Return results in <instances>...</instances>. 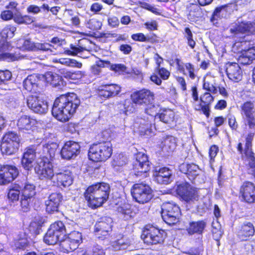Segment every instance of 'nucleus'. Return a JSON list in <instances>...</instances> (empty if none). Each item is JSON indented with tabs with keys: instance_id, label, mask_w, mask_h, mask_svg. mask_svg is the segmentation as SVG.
I'll return each instance as SVG.
<instances>
[{
	"instance_id": "1",
	"label": "nucleus",
	"mask_w": 255,
	"mask_h": 255,
	"mask_svg": "<svg viewBox=\"0 0 255 255\" xmlns=\"http://www.w3.org/2000/svg\"><path fill=\"white\" fill-rule=\"evenodd\" d=\"M81 102L74 93L60 95L54 100L51 113L58 121L66 122L76 113Z\"/></svg>"
},
{
	"instance_id": "2",
	"label": "nucleus",
	"mask_w": 255,
	"mask_h": 255,
	"mask_svg": "<svg viewBox=\"0 0 255 255\" xmlns=\"http://www.w3.org/2000/svg\"><path fill=\"white\" fill-rule=\"evenodd\" d=\"M129 98L118 103L120 114L128 115L136 112L137 106H145L154 103L155 94L149 89L142 88L132 92Z\"/></svg>"
},
{
	"instance_id": "3",
	"label": "nucleus",
	"mask_w": 255,
	"mask_h": 255,
	"mask_svg": "<svg viewBox=\"0 0 255 255\" xmlns=\"http://www.w3.org/2000/svg\"><path fill=\"white\" fill-rule=\"evenodd\" d=\"M110 192L109 185L105 182H97L89 186L84 192L87 205L95 209L101 207L108 200Z\"/></svg>"
},
{
	"instance_id": "4",
	"label": "nucleus",
	"mask_w": 255,
	"mask_h": 255,
	"mask_svg": "<svg viewBox=\"0 0 255 255\" xmlns=\"http://www.w3.org/2000/svg\"><path fill=\"white\" fill-rule=\"evenodd\" d=\"M103 132L98 135V140L93 143L89 147L88 157L94 162H105L113 154L112 144Z\"/></svg>"
},
{
	"instance_id": "5",
	"label": "nucleus",
	"mask_w": 255,
	"mask_h": 255,
	"mask_svg": "<svg viewBox=\"0 0 255 255\" xmlns=\"http://www.w3.org/2000/svg\"><path fill=\"white\" fill-rule=\"evenodd\" d=\"M255 133L249 132L245 136V143L242 139H239L236 149L238 152L248 160L246 165L247 173L255 180V153L253 149V141Z\"/></svg>"
},
{
	"instance_id": "6",
	"label": "nucleus",
	"mask_w": 255,
	"mask_h": 255,
	"mask_svg": "<svg viewBox=\"0 0 255 255\" xmlns=\"http://www.w3.org/2000/svg\"><path fill=\"white\" fill-rule=\"evenodd\" d=\"M167 236L166 230L147 224L143 228L141 237L147 245H160L163 244Z\"/></svg>"
},
{
	"instance_id": "7",
	"label": "nucleus",
	"mask_w": 255,
	"mask_h": 255,
	"mask_svg": "<svg viewBox=\"0 0 255 255\" xmlns=\"http://www.w3.org/2000/svg\"><path fill=\"white\" fill-rule=\"evenodd\" d=\"M133 199L139 204L147 203L153 197V191L150 186L143 182L133 184L130 189Z\"/></svg>"
},
{
	"instance_id": "8",
	"label": "nucleus",
	"mask_w": 255,
	"mask_h": 255,
	"mask_svg": "<svg viewBox=\"0 0 255 255\" xmlns=\"http://www.w3.org/2000/svg\"><path fill=\"white\" fill-rule=\"evenodd\" d=\"M181 215L180 207L174 202H166L161 206L162 218L169 225H174L178 223Z\"/></svg>"
},
{
	"instance_id": "9",
	"label": "nucleus",
	"mask_w": 255,
	"mask_h": 255,
	"mask_svg": "<svg viewBox=\"0 0 255 255\" xmlns=\"http://www.w3.org/2000/svg\"><path fill=\"white\" fill-rule=\"evenodd\" d=\"M243 125L251 130L255 129V106L254 102L247 101L240 106Z\"/></svg>"
},
{
	"instance_id": "10",
	"label": "nucleus",
	"mask_w": 255,
	"mask_h": 255,
	"mask_svg": "<svg viewBox=\"0 0 255 255\" xmlns=\"http://www.w3.org/2000/svg\"><path fill=\"white\" fill-rule=\"evenodd\" d=\"M176 193L181 200L186 203L197 201L200 197L198 189L187 182L179 184L177 186Z\"/></svg>"
},
{
	"instance_id": "11",
	"label": "nucleus",
	"mask_w": 255,
	"mask_h": 255,
	"mask_svg": "<svg viewBox=\"0 0 255 255\" xmlns=\"http://www.w3.org/2000/svg\"><path fill=\"white\" fill-rule=\"evenodd\" d=\"M35 171L41 180H51L54 177V166L51 159L40 157V160L35 167Z\"/></svg>"
},
{
	"instance_id": "12",
	"label": "nucleus",
	"mask_w": 255,
	"mask_h": 255,
	"mask_svg": "<svg viewBox=\"0 0 255 255\" xmlns=\"http://www.w3.org/2000/svg\"><path fill=\"white\" fill-rule=\"evenodd\" d=\"M238 198L245 204H255V184L250 181L243 182L239 187Z\"/></svg>"
},
{
	"instance_id": "13",
	"label": "nucleus",
	"mask_w": 255,
	"mask_h": 255,
	"mask_svg": "<svg viewBox=\"0 0 255 255\" xmlns=\"http://www.w3.org/2000/svg\"><path fill=\"white\" fill-rule=\"evenodd\" d=\"M150 162L147 156L142 152H138L134 155L132 163V170L136 175H141L150 170Z\"/></svg>"
},
{
	"instance_id": "14",
	"label": "nucleus",
	"mask_w": 255,
	"mask_h": 255,
	"mask_svg": "<svg viewBox=\"0 0 255 255\" xmlns=\"http://www.w3.org/2000/svg\"><path fill=\"white\" fill-rule=\"evenodd\" d=\"M214 100V97L209 92H205L200 96L199 102L193 104V108L208 118L210 116L211 105Z\"/></svg>"
},
{
	"instance_id": "15",
	"label": "nucleus",
	"mask_w": 255,
	"mask_h": 255,
	"mask_svg": "<svg viewBox=\"0 0 255 255\" xmlns=\"http://www.w3.org/2000/svg\"><path fill=\"white\" fill-rule=\"evenodd\" d=\"M17 168L13 165H0V185H5L13 181L18 175Z\"/></svg>"
},
{
	"instance_id": "16",
	"label": "nucleus",
	"mask_w": 255,
	"mask_h": 255,
	"mask_svg": "<svg viewBox=\"0 0 255 255\" xmlns=\"http://www.w3.org/2000/svg\"><path fill=\"white\" fill-rule=\"evenodd\" d=\"M121 87L116 84H102L97 89V93L102 99L106 100L120 94Z\"/></svg>"
},
{
	"instance_id": "17",
	"label": "nucleus",
	"mask_w": 255,
	"mask_h": 255,
	"mask_svg": "<svg viewBox=\"0 0 255 255\" xmlns=\"http://www.w3.org/2000/svg\"><path fill=\"white\" fill-rule=\"evenodd\" d=\"M80 149L81 146L78 142L67 141L61 149V156L63 159L70 160L76 157L80 153Z\"/></svg>"
},
{
	"instance_id": "18",
	"label": "nucleus",
	"mask_w": 255,
	"mask_h": 255,
	"mask_svg": "<svg viewBox=\"0 0 255 255\" xmlns=\"http://www.w3.org/2000/svg\"><path fill=\"white\" fill-rule=\"evenodd\" d=\"M255 234V227L251 222L246 221L241 224L236 232L237 239L240 242L250 241Z\"/></svg>"
},
{
	"instance_id": "19",
	"label": "nucleus",
	"mask_w": 255,
	"mask_h": 255,
	"mask_svg": "<svg viewBox=\"0 0 255 255\" xmlns=\"http://www.w3.org/2000/svg\"><path fill=\"white\" fill-rule=\"evenodd\" d=\"M28 106L35 113L45 114L48 110V103L37 94L29 96L27 99Z\"/></svg>"
},
{
	"instance_id": "20",
	"label": "nucleus",
	"mask_w": 255,
	"mask_h": 255,
	"mask_svg": "<svg viewBox=\"0 0 255 255\" xmlns=\"http://www.w3.org/2000/svg\"><path fill=\"white\" fill-rule=\"evenodd\" d=\"M233 34H245L246 35L255 34V23L251 21H242L236 23L230 29Z\"/></svg>"
},
{
	"instance_id": "21",
	"label": "nucleus",
	"mask_w": 255,
	"mask_h": 255,
	"mask_svg": "<svg viewBox=\"0 0 255 255\" xmlns=\"http://www.w3.org/2000/svg\"><path fill=\"white\" fill-rule=\"evenodd\" d=\"M36 157V149L33 145L25 148L21 159V163L23 168L27 171L31 170L33 166V162Z\"/></svg>"
},
{
	"instance_id": "22",
	"label": "nucleus",
	"mask_w": 255,
	"mask_h": 255,
	"mask_svg": "<svg viewBox=\"0 0 255 255\" xmlns=\"http://www.w3.org/2000/svg\"><path fill=\"white\" fill-rule=\"evenodd\" d=\"M225 71L229 79L234 82H239L242 79V70L236 62H227L225 64Z\"/></svg>"
},
{
	"instance_id": "23",
	"label": "nucleus",
	"mask_w": 255,
	"mask_h": 255,
	"mask_svg": "<svg viewBox=\"0 0 255 255\" xmlns=\"http://www.w3.org/2000/svg\"><path fill=\"white\" fill-rule=\"evenodd\" d=\"M73 181L72 173L68 170L56 173L52 179L53 185L57 187H69Z\"/></svg>"
},
{
	"instance_id": "24",
	"label": "nucleus",
	"mask_w": 255,
	"mask_h": 255,
	"mask_svg": "<svg viewBox=\"0 0 255 255\" xmlns=\"http://www.w3.org/2000/svg\"><path fill=\"white\" fill-rule=\"evenodd\" d=\"M63 200V196L59 192L52 193L45 202L46 211L48 213L53 214L58 211L60 204Z\"/></svg>"
},
{
	"instance_id": "25",
	"label": "nucleus",
	"mask_w": 255,
	"mask_h": 255,
	"mask_svg": "<svg viewBox=\"0 0 255 255\" xmlns=\"http://www.w3.org/2000/svg\"><path fill=\"white\" fill-rule=\"evenodd\" d=\"M177 71L184 75L188 74L189 78L194 80L196 77L194 66L190 62L184 63L182 60L177 58L174 59Z\"/></svg>"
},
{
	"instance_id": "26",
	"label": "nucleus",
	"mask_w": 255,
	"mask_h": 255,
	"mask_svg": "<svg viewBox=\"0 0 255 255\" xmlns=\"http://www.w3.org/2000/svg\"><path fill=\"white\" fill-rule=\"evenodd\" d=\"M207 226L205 220L191 221L186 229L187 234L189 236L194 235H202Z\"/></svg>"
},
{
	"instance_id": "27",
	"label": "nucleus",
	"mask_w": 255,
	"mask_h": 255,
	"mask_svg": "<svg viewBox=\"0 0 255 255\" xmlns=\"http://www.w3.org/2000/svg\"><path fill=\"white\" fill-rule=\"evenodd\" d=\"M172 172L167 167H162L156 171L154 174L155 180L159 184L167 185L171 182Z\"/></svg>"
},
{
	"instance_id": "28",
	"label": "nucleus",
	"mask_w": 255,
	"mask_h": 255,
	"mask_svg": "<svg viewBox=\"0 0 255 255\" xmlns=\"http://www.w3.org/2000/svg\"><path fill=\"white\" fill-rule=\"evenodd\" d=\"M12 46L9 42L3 41L0 43V60L14 61L17 60L16 55L8 52L11 50Z\"/></svg>"
},
{
	"instance_id": "29",
	"label": "nucleus",
	"mask_w": 255,
	"mask_h": 255,
	"mask_svg": "<svg viewBox=\"0 0 255 255\" xmlns=\"http://www.w3.org/2000/svg\"><path fill=\"white\" fill-rule=\"evenodd\" d=\"M37 76L40 84L43 83L45 86L50 84L53 86L59 84V76L51 71H47L44 74H37Z\"/></svg>"
},
{
	"instance_id": "30",
	"label": "nucleus",
	"mask_w": 255,
	"mask_h": 255,
	"mask_svg": "<svg viewBox=\"0 0 255 255\" xmlns=\"http://www.w3.org/2000/svg\"><path fill=\"white\" fill-rule=\"evenodd\" d=\"M36 121L26 115L21 116L17 122V127L19 130H30L35 126Z\"/></svg>"
},
{
	"instance_id": "31",
	"label": "nucleus",
	"mask_w": 255,
	"mask_h": 255,
	"mask_svg": "<svg viewBox=\"0 0 255 255\" xmlns=\"http://www.w3.org/2000/svg\"><path fill=\"white\" fill-rule=\"evenodd\" d=\"M112 225L111 219L109 218H102L100 221L97 222L95 225V232H100L103 236H106L112 231Z\"/></svg>"
},
{
	"instance_id": "32",
	"label": "nucleus",
	"mask_w": 255,
	"mask_h": 255,
	"mask_svg": "<svg viewBox=\"0 0 255 255\" xmlns=\"http://www.w3.org/2000/svg\"><path fill=\"white\" fill-rule=\"evenodd\" d=\"M255 59V47H250L247 49L243 50L239 57V62L243 65L252 63Z\"/></svg>"
},
{
	"instance_id": "33",
	"label": "nucleus",
	"mask_w": 255,
	"mask_h": 255,
	"mask_svg": "<svg viewBox=\"0 0 255 255\" xmlns=\"http://www.w3.org/2000/svg\"><path fill=\"white\" fill-rule=\"evenodd\" d=\"M40 84L36 74H31L28 75L23 82V86L25 90L29 92H35L36 88Z\"/></svg>"
},
{
	"instance_id": "34",
	"label": "nucleus",
	"mask_w": 255,
	"mask_h": 255,
	"mask_svg": "<svg viewBox=\"0 0 255 255\" xmlns=\"http://www.w3.org/2000/svg\"><path fill=\"white\" fill-rule=\"evenodd\" d=\"M25 48L28 50L52 52L53 46L48 43H30L26 40L24 43Z\"/></svg>"
},
{
	"instance_id": "35",
	"label": "nucleus",
	"mask_w": 255,
	"mask_h": 255,
	"mask_svg": "<svg viewBox=\"0 0 255 255\" xmlns=\"http://www.w3.org/2000/svg\"><path fill=\"white\" fill-rule=\"evenodd\" d=\"M49 229L60 240L65 237L66 230L64 223L61 221H57L52 224Z\"/></svg>"
},
{
	"instance_id": "36",
	"label": "nucleus",
	"mask_w": 255,
	"mask_h": 255,
	"mask_svg": "<svg viewBox=\"0 0 255 255\" xmlns=\"http://www.w3.org/2000/svg\"><path fill=\"white\" fill-rule=\"evenodd\" d=\"M57 146V144L55 142L47 143L45 144L42 148L43 155H41L40 157L49 158V159H51V161H53Z\"/></svg>"
},
{
	"instance_id": "37",
	"label": "nucleus",
	"mask_w": 255,
	"mask_h": 255,
	"mask_svg": "<svg viewBox=\"0 0 255 255\" xmlns=\"http://www.w3.org/2000/svg\"><path fill=\"white\" fill-rule=\"evenodd\" d=\"M117 212L124 220H129L132 219L135 215V213L132 211L131 206L129 204H125L118 206Z\"/></svg>"
},
{
	"instance_id": "38",
	"label": "nucleus",
	"mask_w": 255,
	"mask_h": 255,
	"mask_svg": "<svg viewBox=\"0 0 255 255\" xmlns=\"http://www.w3.org/2000/svg\"><path fill=\"white\" fill-rule=\"evenodd\" d=\"M157 119L165 124H171L175 120V113L170 109H164L157 114Z\"/></svg>"
},
{
	"instance_id": "39",
	"label": "nucleus",
	"mask_w": 255,
	"mask_h": 255,
	"mask_svg": "<svg viewBox=\"0 0 255 255\" xmlns=\"http://www.w3.org/2000/svg\"><path fill=\"white\" fill-rule=\"evenodd\" d=\"M78 247L74 244L65 237L59 242V249L62 253L68 254L74 251Z\"/></svg>"
},
{
	"instance_id": "40",
	"label": "nucleus",
	"mask_w": 255,
	"mask_h": 255,
	"mask_svg": "<svg viewBox=\"0 0 255 255\" xmlns=\"http://www.w3.org/2000/svg\"><path fill=\"white\" fill-rule=\"evenodd\" d=\"M19 144L1 141L0 150L3 154L12 155L18 149Z\"/></svg>"
},
{
	"instance_id": "41",
	"label": "nucleus",
	"mask_w": 255,
	"mask_h": 255,
	"mask_svg": "<svg viewBox=\"0 0 255 255\" xmlns=\"http://www.w3.org/2000/svg\"><path fill=\"white\" fill-rule=\"evenodd\" d=\"M185 170L184 173L186 174L188 178L190 180H193L196 177L199 175V166L194 163L185 164Z\"/></svg>"
},
{
	"instance_id": "42",
	"label": "nucleus",
	"mask_w": 255,
	"mask_h": 255,
	"mask_svg": "<svg viewBox=\"0 0 255 255\" xmlns=\"http://www.w3.org/2000/svg\"><path fill=\"white\" fill-rule=\"evenodd\" d=\"M183 34L188 46L191 49H194L196 45V38L194 37L193 34L190 28L188 27H185Z\"/></svg>"
},
{
	"instance_id": "43",
	"label": "nucleus",
	"mask_w": 255,
	"mask_h": 255,
	"mask_svg": "<svg viewBox=\"0 0 255 255\" xmlns=\"http://www.w3.org/2000/svg\"><path fill=\"white\" fill-rule=\"evenodd\" d=\"M16 29L14 26L11 25H7L5 26L0 32L1 39L4 41H7V40L12 38L14 35Z\"/></svg>"
},
{
	"instance_id": "44",
	"label": "nucleus",
	"mask_w": 255,
	"mask_h": 255,
	"mask_svg": "<svg viewBox=\"0 0 255 255\" xmlns=\"http://www.w3.org/2000/svg\"><path fill=\"white\" fill-rule=\"evenodd\" d=\"M1 141L17 144L20 143V140L18 135L16 132L12 131H8L3 135Z\"/></svg>"
},
{
	"instance_id": "45",
	"label": "nucleus",
	"mask_w": 255,
	"mask_h": 255,
	"mask_svg": "<svg viewBox=\"0 0 255 255\" xmlns=\"http://www.w3.org/2000/svg\"><path fill=\"white\" fill-rule=\"evenodd\" d=\"M203 89L213 94H216L218 90L215 86L214 80L212 77L204 78L203 79Z\"/></svg>"
},
{
	"instance_id": "46",
	"label": "nucleus",
	"mask_w": 255,
	"mask_h": 255,
	"mask_svg": "<svg viewBox=\"0 0 255 255\" xmlns=\"http://www.w3.org/2000/svg\"><path fill=\"white\" fill-rule=\"evenodd\" d=\"M65 237L71 241L77 247L82 242V236L81 233L78 231H72L69 234H66Z\"/></svg>"
},
{
	"instance_id": "47",
	"label": "nucleus",
	"mask_w": 255,
	"mask_h": 255,
	"mask_svg": "<svg viewBox=\"0 0 255 255\" xmlns=\"http://www.w3.org/2000/svg\"><path fill=\"white\" fill-rule=\"evenodd\" d=\"M21 194L24 197L32 198L36 194L35 186L33 184L25 183L21 190Z\"/></svg>"
},
{
	"instance_id": "48",
	"label": "nucleus",
	"mask_w": 255,
	"mask_h": 255,
	"mask_svg": "<svg viewBox=\"0 0 255 255\" xmlns=\"http://www.w3.org/2000/svg\"><path fill=\"white\" fill-rule=\"evenodd\" d=\"M43 241L48 245H54L60 240L48 229L43 237Z\"/></svg>"
},
{
	"instance_id": "49",
	"label": "nucleus",
	"mask_w": 255,
	"mask_h": 255,
	"mask_svg": "<svg viewBox=\"0 0 255 255\" xmlns=\"http://www.w3.org/2000/svg\"><path fill=\"white\" fill-rule=\"evenodd\" d=\"M13 20L18 24H30L34 21L33 17L28 15L17 14L14 17Z\"/></svg>"
},
{
	"instance_id": "50",
	"label": "nucleus",
	"mask_w": 255,
	"mask_h": 255,
	"mask_svg": "<svg viewBox=\"0 0 255 255\" xmlns=\"http://www.w3.org/2000/svg\"><path fill=\"white\" fill-rule=\"evenodd\" d=\"M128 246V244L127 242V240L125 239L124 237L113 242L112 244V248L115 251L126 249Z\"/></svg>"
},
{
	"instance_id": "51",
	"label": "nucleus",
	"mask_w": 255,
	"mask_h": 255,
	"mask_svg": "<svg viewBox=\"0 0 255 255\" xmlns=\"http://www.w3.org/2000/svg\"><path fill=\"white\" fill-rule=\"evenodd\" d=\"M63 77L71 80H78L82 78L84 73L81 71H66L63 73Z\"/></svg>"
},
{
	"instance_id": "52",
	"label": "nucleus",
	"mask_w": 255,
	"mask_h": 255,
	"mask_svg": "<svg viewBox=\"0 0 255 255\" xmlns=\"http://www.w3.org/2000/svg\"><path fill=\"white\" fill-rule=\"evenodd\" d=\"M42 224L40 220H35L31 221L28 227L29 231L34 235L40 234Z\"/></svg>"
},
{
	"instance_id": "53",
	"label": "nucleus",
	"mask_w": 255,
	"mask_h": 255,
	"mask_svg": "<svg viewBox=\"0 0 255 255\" xmlns=\"http://www.w3.org/2000/svg\"><path fill=\"white\" fill-rule=\"evenodd\" d=\"M143 107H144V112L146 115L154 118V120L157 119V114L159 113H157V108L154 103Z\"/></svg>"
},
{
	"instance_id": "54",
	"label": "nucleus",
	"mask_w": 255,
	"mask_h": 255,
	"mask_svg": "<svg viewBox=\"0 0 255 255\" xmlns=\"http://www.w3.org/2000/svg\"><path fill=\"white\" fill-rule=\"evenodd\" d=\"M20 187L15 186L10 188L7 193V197L10 201L13 202L19 199Z\"/></svg>"
},
{
	"instance_id": "55",
	"label": "nucleus",
	"mask_w": 255,
	"mask_h": 255,
	"mask_svg": "<svg viewBox=\"0 0 255 255\" xmlns=\"http://www.w3.org/2000/svg\"><path fill=\"white\" fill-rule=\"evenodd\" d=\"M128 159L127 157L122 154H119L115 157L113 162V166L114 168L118 169L127 164Z\"/></svg>"
},
{
	"instance_id": "56",
	"label": "nucleus",
	"mask_w": 255,
	"mask_h": 255,
	"mask_svg": "<svg viewBox=\"0 0 255 255\" xmlns=\"http://www.w3.org/2000/svg\"><path fill=\"white\" fill-rule=\"evenodd\" d=\"M86 49V47H84L81 46H76L71 44L70 49L66 50L65 53L69 55L76 56L78 53L82 52Z\"/></svg>"
},
{
	"instance_id": "57",
	"label": "nucleus",
	"mask_w": 255,
	"mask_h": 255,
	"mask_svg": "<svg viewBox=\"0 0 255 255\" xmlns=\"http://www.w3.org/2000/svg\"><path fill=\"white\" fill-rule=\"evenodd\" d=\"M110 69L111 70L118 72L121 74H128V72L127 71V67L123 64H111Z\"/></svg>"
},
{
	"instance_id": "58",
	"label": "nucleus",
	"mask_w": 255,
	"mask_h": 255,
	"mask_svg": "<svg viewBox=\"0 0 255 255\" xmlns=\"http://www.w3.org/2000/svg\"><path fill=\"white\" fill-rule=\"evenodd\" d=\"M88 27L92 31H97L101 29L102 23V22L97 18L90 19L88 22Z\"/></svg>"
},
{
	"instance_id": "59",
	"label": "nucleus",
	"mask_w": 255,
	"mask_h": 255,
	"mask_svg": "<svg viewBox=\"0 0 255 255\" xmlns=\"http://www.w3.org/2000/svg\"><path fill=\"white\" fill-rule=\"evenodd\" d=\"M32 198H28L21 195L20 200V206L22 210L24 212H27L30 208Z\"/></svg>"
},
{
	"instance_id": "60",
	"label": "nucleus",
	"mask_w": 255,
	"mask_h": 255,
	"mask_svg": "<svg viewBox=\"0 0 255 255\" xmlns=\"http://www.w3.org/2000/svg\"><path fill=\"white\" fill-rule=\"evenodd\" d=\"M228 125L233 131H237L239 126L234 115H231L228 118Z\"/></svg>"
},
{
	"instance_id": "61",
	"label": "nucleus",
	"mask_w": 255,
	"mask_h": 255,
	"mask_svg": "<svg viewBox=\"0 0 255 255\" xmlns=\"http://www.w3.org/2000/svg\"><path fill=\"white\" fill-rule=\"evenodd\" d=\"M82 255H106V253L101 247L96 245L93 247L90 254L85 251Z\"/></svg>"
},
{
	"instance_id": "62",
	"label": "nucleus",
	"mask_w": 255,
	"mask_h": 255,
	"mask_svg": "<svg viewBox=\"0 0 255 255\" xmlns=\"http://www.w3.org/2000/svg\"><path fill=\"white\" fill-rule=\"evenodd\" d=\"M11 72L8 70H0V85L11 79Z\"/></svg>"
},
{
	"instance_id": "63",
	"label": "nucleus",
	"mask_w": 255,
	"mask_h": 255,
	"mask_svg": "<svg viewBox=\"0 0 255 255\" xmlns=\"http://www.w3.org/2000/svg\"><path fill=\"white\" fill-rule=\"evenodd\" d=\"M15 246L17 249L24 250L29 246V242L26 238H21L15 243Z\"/></svg>"
},
{
	"instance_id": "64",
	"label": "nucleus",
	"mask_w": 255,
	"mask_h": 255,
	"mask_svg": "<svg viewBox=\"0 0 255 255\" xmlns=\"http://www.w3.org/2000/svg\"><path fill=\"white\" fill-rule=\"evenodd\" d=\"M155 71L159 75L160 78L163 80H167L170 75V71L164 67H160L155 69Z\"/></svg>"
}]
</instances>
